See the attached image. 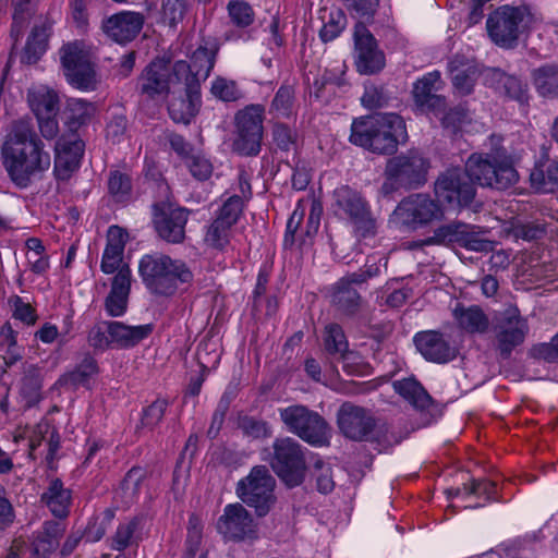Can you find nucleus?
<instances>
[{"mask_svg": "<svg viewBox=\"0 0 558 558\" xmlns=\"http://www.w3.org/2000/svg\"><path fill=\"white\" fill-rule=\"evenodd\" d=\"M71 490L64 488L60 478H52L47 490L41 495L44 502L57 518H65L69 514L71 505Z\"/></svg>", "mask_w": 558, "mask_h": 558, "instance_id": "nucleus-33", "label": "nucleus"}, {"mask_svg": "<svg viewBox=\"0 0 558 558\" xmlns=\"http://www.w3.org/2000/svg\"><path fill=\"white\" fill-rule=\"evenodd\" d=\"M94 113V107L92 104L82 100L73 99L69 104V117L68 122L71 129H76L85 124Z\"/></svg>", "mask_w": 558, "mask_h": 558, "instance_id": "nucleus-50", "label": "nucleus"}, {"mask_svg": "<svg viewBox=\"0 0 558 558\" xmlns=\"http://www.w3.org/2000/svg\"><path fill=\"white\" fill-rule=\"evenodd\" d=\"M354 44L356 50V68L362 74H374L385 66V56L378 49L376 39L364 22H357L354 27Z\"/></svg>", "mask_w": 558, "mask_h": 558, "instance_id": "nucleus-19", "label": "nucleus"}, {"mask_svg": "<svg viewBox=\"0 0 558 558\" xmlns=\"http://www.w3.org/2000/svg\"><path fill=\"white\" fill-rule=\"evenodd\" d=\"M108 189L116 201H124L131 194V179L125 173L112 171L108 180Z\"/></svg>", "mask_w": 558, "mask_h": 558, "instance_id": "nucleus-53", "label": "nucleus"}, {"mask_svg": "<svg viewBox=\"0 0 558 558\" xmlns=\"http://www.w3.org/2000/svg\"><path fill=\"white\" fill-rule=\"evenodd\" d=\"M485 84L497 94L520 104L529 99L527 86L520 78L509 75L497 68H488L484 71Z\"/></svg>", "mask_w": 558, "mask_h": 558, "instance_id": "nucleus-25", "label": "nucleus"}, {"mask_svg": "<svg viewBox=\"0 0 558 558\" xmlns=\"http://www.w3.org/2000/svg\"><path fill=\"white\" fill-rule=\"evenodd\" d=\"M396 391L418 409H426L432 402V398L420 383L412 378H405L395 383Z\"/></svg>", "mask_w": 558, "mask_h": 558, "instance_id": "nucleus-41", "label": "nucleus"}, {"mask_svg": "<svg viewBox=\"0 0 558 558\" xmlns=\"http://www.w3.org/2000/svg\"><path fill=\"white\" fill-rule=\"evenodd\" d=\"M264 108L251 105L235 114L238 137L233 145L238 153L244 156H256L260 151L263 140Z\"/></svg>", "mask_w": 558, "mask_h": 558, "instance_id": "nucleus-12", "label": "nucleus"}, {"mask_svg": "<svg viewBox=\"0 0 558 558\" xmlns=\"http://www.w3.org/2000/svg\"><path fill=\"white\" fill-rule=\"evenodd\" d=\"M43 373L36 365H27L24 368L20 384V398L24 408L36 405L41 399Z\"/></svg>", "mask_w": 558, "mask_h": 558, "instance_id": "nucleus-34", "label": "nucleus"}, {"mask_svg": "<svg viewBox=\"0 0 558 558\" xmlns=\"http://www.w3.org/2000/svg\"><path fill=\"white\" fill-rule=\"evenodd\" d=\"M445 83L439 71H433L413 84L412 97L416 107L424 112L439 114L446 111L447 100L437 93L442 89Z\"/></svg>", "mask_w": 558, "mask_h": 558, "instance_id": "nucleus-20", "label": "nucleus"}, {"mask_svg": "<svg viewBox=\"0 0 558 558\" xmlns=\"http://www.w3.org/2000/svg\"><path fill=\"white\" fill-rule=\"evenodd\" d=\"M9 304L13 310V317L26 325H34L37 320L35 308L22 300L21 296L14 295L9 299Z\"/></svg>", "mask_w": 558, "mask_h": 558, "instance_id": "nucleus-58", "label": "nucleus"}, {"mask_svg": "<svg viewBox=\"0 0 558 558\" xmlns=\"http://www.w3.org/2000/svg\"><path fill=\"white\" fill-rule=\"evenodd\" d=\"M230 23L236 28L244 29L251 26L255 20L252 5L244 0H230L227 4Z\"/></svg>", "mask_w": 558, "mask_h": 558, "instance_id": "nucleus-43", "label": "nucleus"}, {"mask_svg": "<svg viewBox=\"0 0 558 558\" xmlns=\"http://www.w3.org/2000/svg\"><path fill=\"white\" fill-rule=\"evenodd\" d=\"M211 94L223 101H235L241 97V92L234 81L217 77L211 85Z\"/></svg>", "mask_w": 558, "mask_h": 558, "instance_id": "nucleus-56", "label": "nucleus"}, {"mask_svg": "<svg viewBox=\"0 0 558 558\" xmlns=\"http://www.w3.org/2000/svg\"><path fill=\"white\" fill-rule=\"evenodd\" d=\"M216 526L217 531L228 539H243L255 531L253 518L241 504L226 506Z\"/></svg>", "mask_w": 558, "mask_h": 558, "instance_id": "nucleus-23", "label": "nucleus"}, {"mask_svg": "<svg viewBox=\"0 0 558 558\" xmlns=\"http://www.w3.org/2000/svg\"><path fill=\"white\" fill-rule=\"evenodd\" d=\"M230 229L231 226H226L216 218L208 227L205 242L214 248L222 250L229 243Z\"/></svg>", "mask_w": 558, "mask_h": 558, "instance_id": "nucleus-52", "label": "nucleus"}, {"mask_svg": "<svg viewBox=\"0 0 558 558\" xmlns=\"http://www.w3.org/2000/svg\"><path fill=\"white\" fill-rule=\"evenodd\" d=\"M216 49L199 46L191 57V63L184 60L174 62V78L179 84H190L196 81L201 89V82L205 81L215 65Z\"/></svg>", "mask_w": 558, "mask_h": 558, "instance_id": "nucleus-21", "label": "nucleus"}, {"mask_svg": "<svg viewBox=\"0 0 558 558\" xmlns=\"http://www.w3.org/2000/svg\"><path fill=\"white\" fill-rule=\"evenodd\" d=\"M138 521L136 518L128 522L120 523L116 533L109 538L110 547L113 550L122 551L134 543V534L137 530Z\"/></svg>", "mask_w": 558, "mask_h": 558, "instance_id": "nucleus-48", "label": "nucleus"}, {"mask_svg": "<svg viewBox=\"0 0 558 558\" xmlns=\"http://www.w3.org/2000/svg\"><path fill=\"white\" fill-rule=\"evenodd\" d=\"M337 424L347 438L363 441L373 433L376 421L367 409L347 401L337 412Z\"/></svg>", "mask_w": 558, "mask_h": 558, "instance_id": "nucleus-18", "label": "nucleus"}, {"mask_svg": "<svg viewBox=\"0 0 558 558\" xmlns=\"http://www.w3.org/2000/svg\"><path fill=\"white\" fill-rule=\"evenodd\" d=\"M460 328L470 333H484L489 328V319L483 310L476 305L458 306L453 311Z\"/></svg>", "mask_w": 558, "mask_h": 558, "instance_id": "nucleus-36", "label": "nucleus"}, {"mask_svg": "<svg viewBox=\"0 0 558 558\" xmlns=\"http://www.w3.org/2000/svg\"><path fill=\"white\" fill-rule=\"evenodd\" d=\"M294 99V90L289 85H282L276 93L270 110L278 116L288 117L291 113Z\"/></svg>", "mask_w": 558, "mask_h": 558, "instance_id": "nucleus-55", "label": "nucleus"}, {"mask_svg": "<svg viewBox=\"0 0 558 558\" xmlns=\"http://www.w3.org/2000/svg\"><path fill=\"white\" fill-rule=\"evenodd\" d=\"M146 474L147 472L140 466H134L126 473L120 486V495L125 505H131L137 499Z\"/></svg>", "mask_w": 558, "mask_h": 558, "instance_id": "nucleus-42", "label": "nucleus"}, {"mask_svg": "<svg viewBox=\"0 0 558 558\" xmlns=\"http://www.w3.org/2000/svg\"><path fill=\"white\" fill-rule=\"evenodd\" d=\"M270 466L288 486L303 483L306 474L305 454L302 445L292 437H279L272 442Z\"/></svg>", "mask_w": 558, "mask_h": 558, "instance_id": "nucleus-7", "label": "nucleus"}, {"mask_svg": "<svg viewBox=\"0 0 558 558\" xmlns=\"http://www.w3.org/2000/svg\"><path fill=\"white\" fill-rule=\"evenodd\" d=\"M138 272L145 287L162 296L173 295L179 282L189 283L193 279L185 263L160 253L144 255L138 263Z\"/></svg>", "mask_w": 558, "mask_h": 558, "instance_id": "nucleus-4", "label": "nucleus"}, {"mask_svg": "<svg viewBox=\"0 0 558 558\" xmlns=\"http://www.w3.org/2000/svg\"><path fill=\"white\" fill-rule=\"evenodd\" d=\"M60 60L66 81L75 88L93 90L97 78L95 63L83 43L73 41L60 49Z\"/></svg>", "mask_w": 558, "mask_h": 558, "instance_id": "nucleus-8", "label": "nucleus"}, {"mask_svg": "<svg viewBox=\"0 0 558 558\" xmlns=\"http://www.w3.org/2000/svg\"><path fill=\"white\" fill-rule=\"evenodd\" d=\"M530 181L539 192H555L558 189V159L537 163L531 172Z\"/></svg>", "mask_w": 558, "mask_h": 558, "instance_id": "nucleus-37", "label": "nucleus"}, {"mask_svg": "<svg viewBox=\"0 0 558 558\" xmlns=\"http://www.w3.org/2000/svg\"><path fill=\"white\" fill-rule=\"evenodd\" d=\"M519 179L513 161L505 148L492 153L472 154L464 171L451 168L442 172L435 182V195L438 203L451 208L469 207L475 197L473 183L481 186L506 190Z\"/></svg>", "mask_w": 558, "mask_h": 558, "instance_id": "nucleus-1", "label": "nucleus"}, {"mask_svg": "<svg viewBox=\"0 0 558 558\" xmlns=\"http://www.w3.org/2000/svg\"><path fill=\"white\" fill-rule=\"evenodd\" d=\"M534 86L543 97H558V64H545L532 73Z\"/></svg>", "mask_w": 558, "mask_h": 558, "instance_id": "nucleus-38", "label": "nucleus"}, {"mask_svg": "<svg viewBox=\"0 0 558 558\" xmlns=\"http://www.w3.org/2000/svg\"><path fill=\"white\" fill-rule=\"evenodd\" d=\"M379 275V267L376 265L367 266L356 272L342 277L332 289L331 302L344 315L353 316L359 312L362 305V298L352 287L362 284L368 279Z\"/></svg>", "mask_w": 558, "mask_h": 558, "instance_id": "nucleus-17", "label": "nucleus"}, {"mask_svg": "<svg viewBox=\"0 0 558 558\" xmlns=\"http://www.w3.org/2000/svg\"><path fill=\"white\" fill-rule=\"evenodd\" d=\"M514 236L525 241L539 240L546 234V225L539 221H532L518 225L513 228Z\"/></svg>", "mask_w": 558, "mask_h": 558, "instance_id": "nucleus-61", "label": "nucleus"}, {"mask_svg": "<svg viewBox=\"0 0 558 558\" xmlns=\"http://www.w3.org/2000/svg\"><path fill=\"white\" fill-rule=\"evenodd\" d=\"M405 137V123L396 113L362 117L351 125L350 142L374 154L392 155Z\"/></svg>", "mask_w": 558, "mask_h": 558, "instance_id": "nucleus-3", "label": "nucleus"}, {"mask_svg": "<svg viewBox=\"0 0 558 558\" xmlns=\"http://www.w3.org/2000/svg\"><path fill=\"white\" fill-rule=\"evenodd\" d=\"M314 476L316 478L317 489L323 494L330 493L335 487L331 469L323 460L314 463Z\"/></svg>", "mask_w": 558, "mask_h": 558, "instance_id": "nucleus-59", "label": "nucleus"}, {"mask_svg": "<svg viewBox=\"0 0 558 558\" xmlns=\"http://www.w3.org/2000/svg\"><path fill=\"white\" fill-rule=\"evenodd\" d=\"M393 219L411 229H417L429 225L434 220L444 217L438 201L426 194H413L403 198L392 213Z\"/></svg>", "mask_w": 558, "mask_h": 558, "instance_id": "nucleus-11", "label": "nucleus"}, {"mask_svg": "<svg viewBox=\"0 0 558 558\" xmlns=\"http://www.w3.org/2000/svg\"><path fill=\"white\" fill-rule=\"evenodd\" d=\"M131 290V270L124 265L112 278L111 290L105 300L108 315L121 316L125 313Z\"/></svg>", "mask_w": 558, "mask_h": 558, "instance_id": "nucleus-28", "label": "nucleus"}, {"mask_svg": "<svg viewBox=\"0 0 558 558\" xmlns=\"http://www.w3.org/2000/svg\"><path fill=\"white\" fill-rule=\"evenodd\" d=\"M470 121L469 111L464 107L458 106L445 112L441 124L445 129L457 132L464 123H469Z\"/></svg>", "mask_w": 558, "mask_h": 558, "instance_id": "nucleus-60", "label": "nucleus"}, {"mask_svg": "<svg viewBox=\"0 0 558 558\" xmlns=\"http://www.w3.org/2000/svg\"><path fill=\"white\" fill-rule=\"evenodd\" d=\"M279 416L286 428L312 446H325L329 442L330 426L317 412L303 404H293L279 409Z\"/></svg>", "mask_w": 558, "mask_h": 558, "instance_id": "nucleus-6", "label": "nucleus"}, {"mask_svg": "<svg viewBox=\"0 0 558 558\" xmlns=\"http://www.w3.org/2000/svg\"><path fill=\"white\" fill-rule=\"evenodd\" d=\"M468 225L454 221L445 226H440L434 232V235L428 238L426 244H445V243H458L460 245L463 234L466 230Z\"/></svg>", "mask_w": 558, "mask_h": 558, "instance_id": "nucleus-44", "label": "nucleus"}, {"mask_svg": "<svg viewBox=\"0 0 558 558\" xmlns=\"http://www.w3.org/2000/svg\"><path fill=\"white\" fill-rule=\"evenodd\" d=\"M349 13L364 22H372L379 8V0H341Z\"/></svg>", "mask_w": 558, "mask_h": 558, "instance_id": "nucleus-49", "label": "nucleus"}, {"mask_svg": "<svg viewBox=\"0 0 558 558\" xmlns=\"http://www.w3.org/2000/svg\"><path fill=\"white\" fill-rule=\"evenodd\" d=\"M111 347L131 348L136 345L143 339L147 338L153 331V325L129 326L121 322H105Z\"/></svg>", "mask_w": 558, "mask_h": 558, "instance_id": "nucleus-30", "label": "nucleus"}, {"mask_svg": "<svg viewBox=\"0 0 558 558\" xmlns=\"http://www.w3.org/2000/svg\"><path fill=\"white\" fill-rule=\"evenodd\" d=\"M243 210V197L233 195L229 197L220 208L217 219L226 223V226H233L236 223Z\"/></svg>", "mask_w": 558, "mask_h": 558, "instance_id": "nucleus-54", "label": "nucleus"}, {"mask_svg": "<svg viewBox=\"0 0 558 558\" xmlns=\"http://www.w3.org/2000/svg\"><path fill=\"white\" fill-rule=\"evenodd\" d=\"M168 400L157 399L143 410L140 424L136 426V433L144 429L153 430L162 420L168 408Z\"/></svg>", "mask_w": 558, "mask_h": 558, "instance_id": "nucleus-45", "label": "nucleus"}, {"mask_svg": "<svg viewBox=\"0 0 558 558\" xmlns=\"http://www.w3.org/2000/svg\"><path fill=\"white\" fill-rule=\"evenodd\" d=\"M38 136L32 119L12 122L1 146L3 167L11 181L20 189L31 185L50 168V155Z\"/></svg>", "mask_w": 558, "mask_h": 558, "instance_id": "nucleus-2", "label": "nucleus"}, {"mask_svg": "<svg viewBox=\"0 0 558 558\" xmlns=\"http://www.w3.org/2000/svg\"><path fill=\"white\" fill-rule=\"evenodd\" d=\"M47 40L48 33L46 26H35L21 54V62L24 64L36 63L47 48Z\"/></svg>", "mask_w": 558, "mask_h": 558, "instance_id": "nucleus-40", "label": "nucleus"}, {"mask_svg": "<svg viewBox=\"0 0 558 558\" xmlns=\"http://www.w3.org/2000/svg\"><path fill=\"white\" fill-rule=\"evenodd\" d=\"M414 343L420 353L430 362L447 363L457 354L456 349L449 344L444 335L435 330L416 333Z\"/></svg>", "mask_w": 558, "mask_h": 558, "instance_id": "nucleus-24", "label": "nucleus"}, {"mask_svg": "<svg viewBox=\"0 0 558 558\" xmlns=\"http://www.w3.org/2000/svg\"><path fill=\"white\" fill-rule=\"evenodd\" d=\"M325 348L330 354H339L342 360L348 356V341L342 328L338 324L326 327Z\"/></svg>", "mask_w": 558, "mask_h": 558, "instance_id": "nucleus-46", "label": "nucleus"}, {"mask_svg": "<svg viewBox=\"0 0 558 558\" xmlns=\"http://www.w3.org/2000/svg\"><path fill=\"white\" fill-rule=\"evenodd\" d=\"M448 66L454 90L462 96L470 95L480 74L477 66L459 56L451 59Z\"/></svg>", "mask_w": 558, "mask_h": 558, "instance_id": "nucleus-31", "label": "nucleus"}, {"mask_svg": "<svg viewBox=\"0 0 558 558\" xmlns=\"http://www.w3.org/2000/svg\"><path fill=\"white\" fill-rule=\"evenodd\" d=\"M190 210L160 202L153 205V227L159 239L169 244H181L186 239Z\"/></svg>", "mask_w": 558, "mask_h": 558, "instance_id": "nucleus-14", "label": "nucleus"}, {"mask_svg": "<svg viewBox=\"0 0 558 558\" xmlns=\"http://www.w3.org/2000/svg\"><path fill=\"white\" fill-rule=\"evenodd\" d=\"M275 485L276 481L267 466L256 465L238 483L236 494L243 502L255 508L259 517H264L275 502Z\"/></svg>", "mask_w": 558, "mask_h": 558, "instance_id": "nucleus-9", "label": "nucleus"}, {"mask_svg": "<svg viewBox=\"0 0 558 558\" xmlns=\"http://www.w3.org/2000/svg\"><path fill=\"white\" fill-rule=\"evenodd\" d=\"M527 17L525 8L501 7L492 13L486 23L490 39L502 48L517 45L520 28Z\"/></svg>", "mask_w": 558, "mask_h": 558, "instance_id": "nucleus-15", "label": "nucleus"}, {"mask_svg": "<svg viewBox=\"0 0 558 558\" xmlns=\"http://www.w3.org/2000/svg\"><path fill=\"white\" fill-rule=\"evenodd\" d=\"M320 20L323 21V27L319 36L325 43L337 38L347 25V16L339 8H324L320 11Z\"/></svg>", "mask_w": 558, "mask_h": 558, "instance_id": "nucleus-39", "label": "nucleus"}, {"mask_svg": "<svg viewBox=\"0 0 558 558\" xmlns=\"http://www.w3.org/2000/svg\"><path fill=\"white\" fill-rule=\"evenodd\" d=\"M336 215L345 218L359 238L375 236L377 222L365 197L349 185H341L333 191Z\"/></svg>", "mask_w": 558, "mask_h": 558, "instance_id": "nucleus-5", "label": "nucleus"}, {"mask_svg": "<svg viewBox=\"0 0 558 558\" xmlns=\"http://www.w3.org/2000/svg\"><path fill=\"white\" fill-rule=\"evenodd\" d=\"M28 1H19L16 0L15 10L13 14V23L10 31V37L13 39L12 49L9 57V62L12 60L13 54L15 53L16 44L20 37L23 34V31L26 26V10Z\"/></svg>", "mask_w": 558, "mask_h": 558, "instance_id": "nucleus-51", "label": "nucleus"}, {"mask_svg": "<svg viewBox=\"0 0 558 558\" xmlns=\"http://www.w3.org/2000/svg\"><path fill=\"white\" fill-rule=\"evenodd\" d=\"M98 374V365L94 357L85 355L76 367L63 374L57 385L68 390H75L80 387L90 388L94 377Z\"/></svg>", "mask_w": 558, "mask_h": 558, "instance_id": "nucleus-32", "label": "nucleus"}, {"mask_svg": "<svg viewBox=\"0 0 558 558\" xmlns=\"http://www.w3.org/2000/svg\"><path fill=\"white\" fill-rule=\"evenodd\" d=\"M187 12L186 0H166L162 4L161 21L170 29L177 31Z\"/></svg>", "mask_w": 558, "mask_h": 558, "instance_id": "nucleus-47", "label": "nucleus"}, {"mask_svg": "<svg viewBox=\"0 0 558 558\" xmlns=\"http://www.w3.org/2000/svg\"><path fill=\"white\" fill-rule=\"evenodd\" d=\"M27 99L36 118L57 116L59 111L58 95L46 86L28 90Z\"/></svg>", "mask_w": 558, "mask_h": 558, "instance_id": "nucleus-35", "label": "nucleus"}, {"mask_svg": "<svg viewBox=\"0 0 558 558\" xmlns=\"http://www.w3.org/2000/svg\"><path fill=\"white\" fill-rule=\"evenodd\" d=\"M184 163L196 180H207L213 173L211 162L201 154L194 153Z\"/></svg>", "mask_w": 558, "mask_h": 558, "instance_id": "nucleus-57", "label": "nucleus"}, {"mask_svg": "<svg viewBox=\"0 0 558 558\" xmlns=\"http://www.w3.org/2000/svg\"><path fill=\"white\" fill-rule=\"evenodd\" d=\"M184 92V97L173 98L168 107L170 118L177 123L189 124L196 116L201 106V89L196 81L192 80L190 84H180Z\"/></svg>", "mask_w": 558, "mask_h": 558, "instance_id": "nucleus-27", "label": "nucleus"}, {"mask_svg": "<svg viewBox=\"0 0 558 558\" xmlns=\"http://www.w3.org/2000/svg\"><path fill=\"white\" fill-rule=\"evenodd\" d=\"M527 332V322L517 307L511 306L499 313L493 320V333L495 349L501 359L510 357L511 352L524 342Z\"/></svg>", "mask_w": 558, "mask_h": 558, "instance_id": "nucleus-10", "label": "nucleus"}, {"mask_svg": "<svg viewBox=\"0 0 558 558\" xmlns=\"http://www.w3.org/2000/svg\"><path fill=\"white\" fill-rule=\"evenodd\" d=\"M240 428L243 433L253 438H265L270 436V429L266 422L244 416L240 420Z\"/></svg>", "mask_w": 558, "mask_h": 558, "instance_id": "nucleus-63", "label": "nucleus"}, {"mask_svg": "<svg viewBox=\"0 0 558 558\" xmlns=\"http://www.w3.org/2000/svg\"><path fill=\"white\" fill-rule=\"evenodd\" d=\"M460 246L475 252H489L493 250V242L480 236L478 232L472 230L468 225Z\"/></svg>", "mask_w": 558, "mask_h": 558, "instance_id": "nucleus-62", "label": "nucleus"}, {"mask_svg": "<svg viewBox=\"0 0 558 558\" xmlns=\"http://www.w3.org/2000/svg\"><path fill=\"white\" fill-rule=\"evenodd\" d=\"M84 143L80 140L62 141L56 145L54 175L58 180H69L81 163Z\"/></svg>", "mask_w": 558, "mask_h": 558, "instance_id": "nucleus-26", "label": "nucleus"}, {"mask_svg": "<svg viewBox=\"0 0 558 558\" xmlns=\"http://www.w3.org/2000/svg\"><path fill=\"white\" fill-rule=\"evenodd\" d=\"M531 355L546 362L558 361V341L555 336L548 343H538L531 349Z\"/></svg>", "mask_w": 558, "mask_h": 558, "instance_id": "nucleus-64", "label": "nucleus"}, {"mask_svg": "<svg viewBox=\"0 0 558 558\" xmlns=\"http://www.w3.org/2000/svg\"><path fill=\"white\" fill-rule=\"evenodd\" d=\"M428 163L417 151L410 150L388 159L384 175L397 180L404 189H416L426 182Z\"/></svg>", "mask_w": 558, "mask_h": 558, "instance_id": "nucleus-16", "label": "nucleus"}, {"mask_svg": "<svg viewBox=\"0 0 558 558\" xmlns=\"http://www.w3.org/2000/svg\"><path fill=\"white\" fill-rule=\"evenodd\" d=\"M145 17L140 12L121 11L105 19L101 29L113 41L126 44L132 41L143 28Z\"/></svg>", "mask_w": 558, "mask_h": 558, "instance_id": "nucleus-22", "label": "nucleus"}, {"mask_svg": "<svg viewBox=\"0 0 558 558\" xmlns=\"http://www.w3.org/2000/svg\"><path fill=\"white\" fill-rule=\"evenodd\" d=\"M128 234L118 226H111L107 233V245L105 247L101 270L105 274L119 272L125 264H122L124 247Z\"/></svg>", "mask_w": 558, "mask_h": 558, "instance_id": "nucleus-29", "label": "nucleus"}, {"mask_svg": "<svg viewBox=\"0 0 558 558\" xmlns=\"http://www.w3.org/2000/svg\"><path fill=\"white\" fill-rule=\"evenodd\" d=\"M179 85L174 78V64L156 58L149 62L137 77L136 92L146 100L165 98L171 86Z\"/></svg>", "mask_w": 558, "mask_h": 558, "instance_id": "nucleus-13", "label": "nucleus"}]
</instances>
